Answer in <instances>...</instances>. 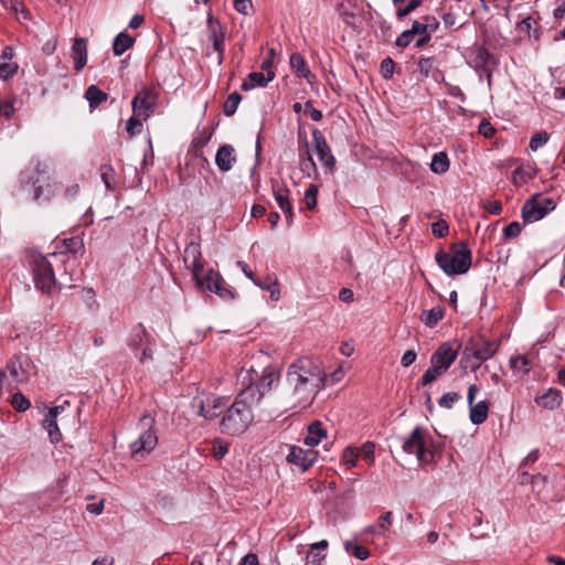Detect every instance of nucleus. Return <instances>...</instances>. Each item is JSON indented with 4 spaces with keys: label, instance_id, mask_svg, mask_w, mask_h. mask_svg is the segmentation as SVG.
Segmentation results:
<instances>
[{
    "label": "nucleus",
    "instance_id": "1",
    "mask_svg": "<svg viewBox=\"0 0 565 565\" xmlns=\"http://www.w3.org/2000/svg\"><path fill=\"white\" fill-rule=\"evenodd\" d=\"M286 381L292 390V406L305 407L315 397L322 382V373L320 366L311 359L300 358L288 367Z\"/></svg>",
    "mask_w": 565,
    "mask_h": 565
},
{
    "label": "nucleus",
    "instance_id": "2",
    "mask_svg": "<svg viewBox=\"0 0 565 565\" xmlns=\"http://www.w3.org/2000/svg\"><path fill=\"white\" fill-rule=\"evenodd\" d=\"M259 404V394L254 388H243L235 399L226 405L220 420V429L228 436H241L254 420L253 407Z\"/></svg>",
    "mask_w": 565,
    "mask_h": 565
},
{
    "label": "nucleus",
    "instance_id": "3",
    "mask_svg": "<svg viewBox=\"0 0 565 565\" xmlns=\"http://www.w3.org/2000/svg\"><path fill=\"white\" fill-rule=\"evenodd\" d=\"M19 183L21 191L35 202L42 203L50 201L53 195L52 184L46 172L41 169V163L29 166L19 174Z\"/></svg>",
    "mask_w": 565,
    "mask_h": 565
},
{
    "label": "nucleus",
    "instance_id": "4",
    "mask_svg": "<svg viewBox=\"0 0 565 565\" xmlns=\"http://www.w3.org/2000/svg\"><path fill=\"white\" fill-rule=\"evenodd\" d=\"M451 253L439 249L435 255V260L443 271L448 276L466 274L472 262V253L468 244L463 241L454 243L450 248Z\"/></svg>",
    "mask_w": 565,
    "mask_h": 565
},
{
    "label": "nucleus",
    "instance_id": "5",
    "mask_svg": "<svg viewBox=\"0 0 565 565\" xmlns=\"http://www.w3.org/2000/svg\"><path fill=\"white\" fill-rule=\"evenodd\" d=\"M402 449L406 454H415L422 463L430 465L436 461L434 439L424 427L416 426L409 436L403 438Z\"/></svg>",
    "mask_w": 565,
    "mask_h": 565
},
{
    "label": "nucleus",
    "instance_id": "6",
    "mask_svg": "<svg viewBox=\"0 0 565 565\" xmlns=\"http://www.w3.org/2000/svg\"><path fill=\"white\" fill-rule=\"evenodd\" d=\"M30 267L35 287L43 294H50L56 284L52 264L45 256L38 254L31 256Z\"/></svg>",
    "mask_w": 565,
    "mask_h": 565
},
{
    "label": "nucleus",
    "instance_id": "7",
    "mask_svg": "<svg viewBox=\"0 0 565 565\" xmlns=\"http://www.w3.org/2000/svg\"><path fill=\"white\" fill-rule=\"evenodd\" d=\"M160 92L154 85L142 86L135 95L131 102L134 115L141 116L147 120L154 114L158 107Z\"/></svg>",
    "mask_w": 565,
    "mask_h": 565
},
{
    "label": "nucleus",
    "instance_id": "8",
    "mask_svg": "<svg viewBox=\"0 0 565 565\" xmlns=\"http://www.w3.org/2000/svg\"><path fill=\"white\" fill-rule=\"evenodd\" d=\"M139 425L143 428V431L137 440L130 444V450L135 457L139 455L143 457L145 454L152 451L158 444V437L153 430L154 418L149 414H145L140 418Z\"/></svg>",
    "mask_w": 565,
    "mask_h": 565
},
{
    "label": "nucleus",
    "instance_id": "9",
    "mask_svg": "<svg viewBox=\"0 0 565 565\" xmlns=\"http://www.w3.org/2000/svg\"><path fill=\"white\" fill-rule=\"evenodd\" d=\"M556 203L552 198L543 194H534L526 200L522 206V218L524 223H533L542 220L550 212L554 211Z\"/></svg>",
    "mask_w": 565,
    "mask_h": 565
},
{
    "label": "nucleus",
    "instance_id": "10",
    "mask_svg": "<svg viewBox=\"0 0 565 565\" xmlns=\"http://www.w3.org/2000/svg\"><path fill=\"white\" fill-rule=\"evenodd\" d=\"M227 28L212 13L206 18V36L209 42L212 43V49L217 54V64L222 65L225 60V39Z\"/></svg>",
    "mask_w": 565,
    "mask_h": 565
},
{
    "label": "nucleus",
    "instance_id": "11",
    "mask_svg": "<svg viewBox=\"0 0 565 565\" xmlns=\"http://www.w3.org/2000/svg\"><path fill=\"white\" fill-rule=\"evenodd\" d=\"M201 285H196L200 289L205 288L223 300H233L235 298V292L227 286L217 270L209 269L204 277L201 276Z\"/></svg>",
    "mask_w": 565,
    "mask_h": 565
},
{
    "label": "nucleus",
    "instance_id": "12",
    "mask_svg": "<svg viewBox=\"0 0 565 565\" xmlns=\"http://www.w3.org/2000/svg\"><path fill=\"white\" fill-rule=\"evenodd\" d=\"M183 262L185 267L191 270L195 284L201 285V274L204 269L205 260L199 243L191 242L185 246Z\"/></svg>",
    "mask_w": 565,
    "mask_h": 565
},
{
    "label": "nucleus",
    "instance_id": "13",
    "mask_svg": "<svg viewBox=\"0 0 565 565\" xmlns=\"http://www.w3.org/2000/svg\"><path fill=\"white\" fill-rule=\"evenodd\" d=\"M312 139L315 145L316 153L319 158V161L323 166L327 172L333 173L337 164V160L332 154L331 148L328 145L323 134L318 129H312Z\"/></svg>",
    "mask_w": 565,
    "mask_h": 565
},
{
    "label": "nucleus",
    "instance_id": "14",
    "mask_svg": "<svg viewBox=\"0 0 565 565\" xmlns=\"http://www.w3.org/2000/svg\"><path fill=\"white\" fill-rule=\"evenodd\" d=\"M479 392V387L476 384H471L468 387L467 402L469 405V418L473 425H481L488 418L490 404L487 401H480L475 404L476 394Z\"/></svg>",
    "mask_w": 565,
    "mask_h": 565
},
{
    "label": "nucleus",
    "instance_id": "15",
    "mask_svg": "<svg viewBox=\"0 0 565 565\" xmlns=\"http://www.w3.org/2000/svg\"><path fill=\"white\" fill-rule=\"evenodd\" d=\"M318 451L313 449H302L299 446H290L287 461L298 467L301 471H307L317 461Z\"/></svg>",
    "mask_w": 565,
    "mask_h": 565
},
{
    "label": "nucleus",
    "instance_id": "16",
    "mask_svg": "<svg viewBox=\"0 0 565 565\" xmlns=\"http://www.w3.org/2000/svg\"><path fill=\"white\" fill-rule=\"evenodd\" d=\"M458 351L449 342L441 343L430 356V364L445 373L456 361Z\"/></svg>",
    "mask_w": 565,
    "mask_h": 565
},
{
    "label": "nucleus",
    "instance_id": "17",
    "mask_svg": "<svg viewBox=\"0 0 565 565\" xmlns=\"http://www.w3.org/2000/svg\"><path fill=\"white\" fill-rule=\"evenodd\" d=\"M475 70L487 74L488 82H491L492 66L498 64L495 56L484 46H478L475 50V57L472 60Z\"/></svg>",
    "mask_w": 565,
    "mask_h": 565
},
{
    "label": "nucleus",
    "instance_id": "18",
    "mask_svg": "<svg viewBox=\"0 0 565 565\" xmlns=\"http://www.w3.org/2000/svg\"><path fill=\"white\" fill-rule=\"evenodd\" d=\"M212 131L203 129L198 136L192 139L188 156L193 160H200L203 168L209 167L210 162L203 154L202 148H204L211 140Z\"/></svg>",
    "mask_w": 565,
    "mask_h": 565
},
{
    "label": "nucleus",
    "instance_id": "19",
    "mask_svg": "<svg viewBox=\"0 0 565 565\" xmlns=\"http://www.w3.org/2000/svg\"><path fill=\"white\" fill-rule=\"evenodd\" d=\"M152 339L153 338L148 332L143 323L139 322L131 328L126 339V344L134 353H137L143 345L147 344V342H150Z\"/></svg>",
    "mask_w": 565,
    "mask_h": 565
},
{
    "label": "nucleus",
    "instance_id": "20",
    "mask_svg": "<svg viewBox=\"0 0 565 565\" xmlns=\"http://www.w3.org/2000/svg\"><path fill=\"white\" fill-rule=\"evenodd\" d=\"M299 169L309 178L318 174V168L310 152L309 142L306 138L305 147L299 148Z\"/></svg>",
    "mask_w": 565,
    "mask_h": 565
},
{
    "label": "nucleus",
    "instance_id": "21",
    "mask_svg": "<svg viewBox=\"0 0 565 565\" xmlns=\"http://www.w3.org/2000/svg\"><path fill=\"white\" fill-rule=\"evenodd\" d=\"M235 161L236 156L233 146L225 143L217 149L215 154V163L221 171H230L233 168Z\"/></svg>",
    "mask_w": 565,
    "mask_h": 565
},
{
    "label": "nucleus",
    "instance_id": "22",
    "mask_svg": "<svg viewBox=\"0 0 565 565\" xmlns=\"http://www.w3.org/2000/svg\"><path fill=\"white\" fill-rule=\"evenodd\" d=\"M72 57L74 70L81 72L87 63V41L84 38H76L72 45Z\"/></svg>",
    "mask_w": 565,
    "mask_h": 565
},
{
    "label": "nucleus",
    "instance_id": "23",
    "mask_svg": "<svg viewBox=\"0 0 565 565\" xmlns=\"http://www.w3.org/2000/svg\"><path fill=\"white\" fill-rule=\"evenodd\" d=\"M228 401L226 397L207 395V408L205 409V419L212 420L223 416Z\"/></svg>",
    "mask_w": 565,
    "mask_h": 565
},
{
    "label": "nucleus",
    "instance_id": "24",
    "mask_svg": "<svg viewBox=\"0 0 565 565\" xmlns=\"http://www.w3.org/2000/svg\"><path fill=\"white\" fill-rule=\"evenodd\" d=\"M290 67L292 72L299 78H306L309 83L311 78H315V75L308 67V64L302 54L299 52H294L289 58Z\"/></svg>",
    "mask_w": 565,
    "mask_h": 565
},
{
    "label": "nucleus",
    "instance_id": "25",
    "mask_svg": "<svg viewBox=\"0 0 565 565\" xmlns=\"http://www.w3.org/2000/svg\"><path fill=\"white\" fill-rule=\"evenodd\" d=\"M61 245H57V248H60L58 253H53L52 256L62 255L65 254H77L79 252H84V241L79 235H74L67 238H63L60 242Z\"/></svg>",
    "mask_w": 565,
    "mask_h": 565
},
{
    "label": "nucleus",
    "instance_id": "26",
    "mask_svg": "<svg viewBox=\"0 0 565 565\" xmlns=\"http://www.w3.org/2000/svg\"><path fill=\"white\" fill-rule=\"evenodd\" d=\"M8 373L11 377L9 385H18L25 380L23 376L24 371L22 370V365L19 361L11 360L4 370H0V384H2L3 380L8 376Z\"/></svg>",
    "mask_w": 565,
    "mask_h": 565
},
{
    "label": "nucleus",
    "instance_id": "27",
    "mask_svg": "<svg viewBox=\"0 0 565 565\" xmlns=\"http://www.w3.org/2000/svg\"><path fill=\"white\" fill-rule=\"evenodd\" d=\"M327 437V430L319 420H313L308 425V435L305 437L303 443L307 446H317L322 438Z\"/></svg>",
    "mask_w": 565,
    "mask_h": 565
},
{
    "label": "nucleus",
    "instance_id": "28",
    "mask_svg": "<svg viewBox=\"0 0 565 565\" xmlns=\"http://www.w3.org/2000/svg\"><path fill=\"white\" fill-rule=\"evenodd\" d=\"M277 380L273 370L265 369L263 375L260 376L258 383L256 385L249 384L245 388H254L257 390L259 394V402L262 401L265 393L269 392L273 387L274 382Z\"/></svg>",
    "mask_w": 565,
    "mask_h": 565
},
{
    "label": "nucleus",
    "instance_id": "29",
    "mask_svg": "<svg viewBox=\"0 0 565 565\" xmlns=\"http://www.w3.org/2000/svg\"><path fill=\"white\" fill-rule=\"evenodd\" d=\"M562 401V393L556 388H550L542 396L536 398V403L546 409H556L561 406Z\"/></svg>",
    "mask_w": 565,
    "mask_h": 565
},
{
    "label": "nucleus",
    "instance_id": "30",
    "mask_svg": "<svg viewBox=\"0 0 565 565\" xmlns=\"http://www.w3.org/2000/svg\"><path fill=\"white\" fill-rule=\"evenodd\" d=\"M271 190L275 201L281 211L291 206L289 201L290 190L287 188V185L279 183L277 180H271Z\"/></svg>",
    "mask_w": 565,
    "mask_h": 565
},
{
    "label": "nucleus",
    "instance_id": "31",
    "mask_svg": "<svg viewBox=\"0 0 565 565\" xmlns=\"http://www.w3.org/2000/svg\"><path fill=\"white\" fill-rule=\"evenodd\" d=\"M445 316V308L436 306L429 310H423L419 319L428 328H434Z\"/></svg>",
    "mask_w": 565,
    "mask_h": 565
},
{
    "label": "nucleus",
    "instance_id": "32",
    "mask_svg": "<svg viewBox=\"0 0 565 565\" xmlns=\"http://www.w3.org/2000/svg\"><path fill=\"white\" fill-rule=\"evenodd\" d=\"M135 43V38L129 35L126 32L118 33L113 42V52L114 55L120 56L122 55L127 50H129Z\"/></svg>",
    "mask_w": 565,
    "mask_h": 565
},
{
    "label": "nucleus",
    "instance_id": "33",
    "mask_svg": "<svg viewBox=\"0 0 565 565\" xmlns=\"http://www.w3.org/2000/svg\"><path fill=\"white\" fill-rule=\"evenodd\" d=\"M475 354L473 349L466 347L459 361L460 367L476 372L482 362Z\"/></svg>",
    "mask_w": 565,
    "mask_h": 565
},
{
    "label": "nucleus",
    "instance_id": "34",
    "mask_svg": "<svg viewBox=\"0 0 565 565\" xmlns=\"http://www.w3.org/2000/svg\"><path fill=\"white\" fill-rule=\"evenodd\" d=\"M85 98L90 108H97L102 103L108 99V94L99 89L96 85H90L85 90Z\"/></svg>",
    "mask_w": 565,
    "mask_h": 565
},
{
    "label": "nucleus",
    "instance_id": "35",
    "mask_svg": "<svg viewBox=\"0 0 565 565\" xmlns=\"http://www.w3.org/2000/svg\"><path fill=\"white\" fill-rule=\"evenodd\" d=\"M450 161L445 151L437 152L433 156L430 170L436 174H444L449 170Z\"/></svg>",
    "mask_w": 565,
    "mask_h": 565
},
{
    "label": "nucleus",
    "instance_id": "36",
    "mask_svg": "<svg viewBox=\"0 0 565 565\" xmlns=\"http://www.w3.org/2000/svg\"><path fill=\"white\" fill-rule=\"evenodd\" d=\"M499 347L500 341L488 340L484 341L481 348L473 349V352L476 353L475 355L477 356V359H479L481 362H484L497 353Z\"/></svg>",
    "mask_w": 565,
    "mask_h": 565
},
{
    "label": "nucleus",
    "instance_id": "37",
    "mask_svg": "<svg viewBox=\"0 0 565 565\" xmlns=\"http://www.w3.org/2000/svg\"><path fill=\"white\" fill-rule=\"evenodd\" d=\"M353 8H356V3L354 6H350L348 2H340L337 6L338 14L342 21L350 26H353L356 21V14L352 11Z\"/></svg>",
    "mask_w": 565,
    "mask_h": 565
},
{
    "label": "nucleus",
    "instance_id": "38",
    "mask_svg": "<svg viewBox=\"0 0 565 565\" xmlns=\"http://www.w3.org/2000/svg\"><path fill=\"white\" fill-rule=\"evenodd\" d=\"M100 178L107 190L114 191L116 189V171L111 164H102L100 169Z\"/></svg>",
    "mask_w": 565,
    "mask_h": 565
},
{
    "label": "nucleus",
    "instance_id": "39",
    "mask_svg": "<svg viewBox=\"0 0 565 565\" xmlns=\"http://www.w3.org/2000/svg\"><path fill=\"white\" fill-rule=\"evenodd\" d=\"M42 425L47 430L49 438L52 444H57L62 440V433L57 426L55 418L45 416Z\"/></svg>",
    "mask_w": 565,
    "mask_h": 565
},
{
    "label": "nucleus",
    "instance_id": "40",
    "mask_svg": "<svg viewBox=\"0 0 565 565\" xmlns=\"http://www.w3.org/2000/svg\"><path fill=\"white\" fill-rule=\"evenodd\" d=\"M509 364L513 371H519L523 374H529L531 371V362L529 356L525 354L511 356Z\"/></svg>",
    "mask_w": 565,
    "mask_h": 565
},
{
    "label": "nucleus",
    "instance_id": "41",
    "mask_svg": "<svg viewBox=\"0 0 565 565\" xmlns=\"http://www.w3.org/2000/svg\"><path fill=\"white\" fill-rule=\"evenodd\" d=\"M344 548L347 553L353 555L355 558L360 561H365L370 556V551L367 547L351 541H347L344 543Z\"/></svg>",
    "mask_w": 565,
    "mask_h": 565
},
{
    "label": "nucleus",
    "instance_id": "42",
    "mask_svg": "<svg viewBox=\"0 0 565 565\" xmlns=\"http://www.w3.org/2000/svg\"><path fill=\"white\" fill-rule=\"evenodd\" d=\"M242 100V95L237 92L230 94L223 105V113L226 117L233 116Z\"/></svg>",
    "mask_w": 565,
    "mask_h": 565
},
{
    "label": "nucleus",
    "instance_id": "43",
    "mask_svg": "<svg viewBox=\"0 0 565 565\" xmlns=\"http://www.w3.org/2000/svg\"><path fill=\"white\" fill-rule=\"evenodd\" d=\"M19 70V65L17 62L6 61L3 56L0 55V78L9 79L13 77Z\"/></svg>",
    "mask_w": 565,
    "mask_h": 565
},
{
    "label": "nucleus",
    "instance_id": "44",
    "mask_svg": "<svg viewBox=\"0 0 565 565\" xmlns=\"http://www.w3.org/2000/svg\"><path fill=\"white\" fill-rule=\"evenodd\" d=\"M424 1L425 0H409L407 3L405 2L404 4H399L398 7H396L397 19H404L409 13L415 11L418 7H420Z\"/></svg>",
    "mask_w": 565,
    "mask_h": 565
},
{
    "label": "nucleus",
    "instance_id": "45",
    "mask_svg": "<svg viewBox=\"0 0 565 565\" xmlns=\"http://www.w3.org/2000/svg\"><path fill=\"white\" fill-rule=\"evenodd\" d=\"M142 117L134 115L127 120L126 124V131L128 132L129 137L132 138L137 135H139L142 131Z\"/></svg>",
    "mask_w": 565,
    "mask_h": 565
},
{
    "label": "nucleus",
    "instance_id": "46",
    "mask_svg": "<svg viewBox=\"0 0 565 565\" xmlns=\"http://www.w3.org/2000/svg\"><path fill=\"white\" fill-rule=\"evenodd\" d=\"M275 78V72H269V76L264 72H252L248 74V79L256 86L265 87L269 82Z\"/></svg>",
    "mask_w": 565,
    "mask_h": 565
},
{
    "label": "nucleus",
    "instance_id": "47",
    "mask_svg": "<svg viewBox=\"0 0 565 565\" xmlns=\"http://www.w3.org/2000/svg\"><path fill=\"white\" fill-rule=\"evenodd\" d=\"M443 374V372L437 369L435 365H431L430 364V367H428L425 373L423 374L422 379L419 380V382L417 383L418 387L419 386H426L430 383H433L434 381H436L440 375Z\"/></svg>",
    "mask_w": 565,
    "mask_h": 565
},
{
    "label": "nucleus",
    "instance_id": "48",
    "mask_svg": "<svg viewBox=\"0 0 565 565\" xmlns=\"http://www.w3.org/2000/svg\"><path fill=\"white\" fill-rule=\"evenodd\" d=\"M11 405L17 412H25L30 408V401L20 392L12 395Z\"/></svg>",
    "mask_w": 565,
    "mask_h": 565
},
{
    "label": "nucleus",
    "instance_id": "49",
    "mask_svg": "<svg viewBox=\"0 0 565 565\" xmlns=\"http://www.w3.org/2000/svg\"><path fill=\"white\" fill-rule=\"evenodd\" d=\"M550 135L546 131H539L531 137L529 147L532 151H536L546 145Z\"/></svg>",
    "mask_w": 565,
    "mask_h": 565
},
{
    "label": "nucleus",
    "instance_id": "50",
    "mask_svg": "<svg viewBox=\"0 0 565 565\" xmlns=\"http://www.w3.org/2000/svg\"><path fill=\"white\" fill-rule=\"evenodd\" d=\"M318 186L310 184L305 192L303 201L308 210L312 211L317 206Z\"/></svg>",
    "mask_w": 565,
    "mask_h": 565
},
{
    "label": "nucleus",
    "instance_id": "51",
    "mask_svg": "<svg viewBox=\"0 0 565 565\" xmlns=\"http://www.w3.org/2000/svg\"><path fill=\"white\" fill-rule=\"evenodd\" d=\"M435 58L434 57H420L418 60V70L423 78H427L434 71Z\"/></svg>",
    "mask_w": 565,
    "mask_h": 565
},
{
    "label": "nucleus",
    "instance_id": "52",
    "mask_svg": "<svg viewBox=\"0 0 565 565\" xmlns=\"http://www.w3.org/2000/svg\"><path fill=\"white\" fill-rule=\"evenodd\" d=\"M139 351L141 352L138 356V360L141 364L153 361L154 340L152 339L150 342H147V344L143 345Z\"/></svg>",
    "mask_w": 565,
    "mask_h": 565
},
{
    "label": "nucleus",
    "instance_id": "53",
    "mask_svg": "<svg viewBox=\"0 0 565 565\" xmlns=\"http://www.w3.org/2000/svg\"><path fill=\"white\" fill-rule=\"evenodd\" d=\"M211 451H212V456L216 460H221L228 452V444L221 439H215L213 441Z\"/></svg>",
    "mask_w": 565,
    "mask_h": 565
},
{
    "label": "nucleus",
    "instance_id": "54",
    "mask_svg": "<svg viewBox=\"0 0 565 565\" xmlns=\"http://www.w3.org/2000/svg\"><path fill=\"white\" fill-rule=\"evenodd\" d=\"M461 398V395L456 392H448L441 395V397L438 399V404L440 407L444 408H451L456 402H458Z\"/></svg>",
    "mask_w": 565,
    "mask_h": 565
},
{
    "label": "nucleus",
    "instance_id": "55",
    "mask_svg": "<svg viewBox=\"0 0 565 565\" xmlns=\"http://www.w3.org/2000/svg\"><path fill=\"white\" fill-rule=\"evenodd\" d=\"M14 103L15 98L10 100H2L0 98V115L7 120L11 119L15 114Z\"/></svg>",
    "mask_w": 565,
    "mask_h": 565
},
{
    "label": "nucleus",
    "instance_id": "56",
    "mask_svg": "<svg viewBox=\"0 0 565 565\" xmlns=\"http://www.w3.org/2000/svg\"><path fill=\"white\" fill-rule=\"evenodd\" d=\"M431 233L435 237L443 238L448 235L449 233V225L448 223L440 218L437 222L431 224Z\"/></svg>",
    "mask_w": 565,
    "mask_h": 565
},
{
    "label": "nucleus",
    "instance_id": "57",
    "mask_svg": "<svg viewBox=\"0 0 565 565\" xmlns=\"http://www.w3.org/2000/svg\"><path fill=\"white\" fill-rule=\"evenodd\" d=\"M522 225L519 222H511L503 228V238L512 239L521 234Z\"/></svg>",
    "mask_w": 565,
    "mask_h": 565
},
{
    "label": "nucleus",
    "instance_id": "58",
    "mask_svg": "<svg viewBox=\"0 0 565 565\" xmlns=\"http://www.w3.org/2000/svg\"><path fill=\"white\" fill-rule=\"evenodd\" d=\"M326 554L321 552H317L313 550H309L306 555V563L305 565H323V562L326 561Z\"/></svg>",
    "mask_w": 565,
    "mask_h": 565
},
{
    "label": "nucleus",
    "instance_id": "59",
    "mask_svg": "<svg viewBox=\"0 0 565 565\" xmlns=\"http://www.w3.org/2000/svg\"><path fill=\"white\" fill-rule=\"evenodd\" d=\"M342 460L347 468L351 469L356 466L358 452L355 449L348 447L343 450Z\"/></svg>",
    "mask_w": 565,
    "mask_h": 565
},
{
    "label": "nucleus",
    "instance_id": "60",
    "mask_svg": "<svg viewBox=\"0 0 565 565\" xmlns=\"http://www.w3.org/2000/svg\"><path fill=\"white\" fill-rule=\"evenodd\" d=\"M395 70V62L391 57H386L381 62L380 72L385 79L393 76Z\"/></svg>",
    "mask_w": 565,
    "mask_h": 565
},
{
    "label": "nucleus",
    "instance_id": "61",
    "mask_svg": "<svg viewBox=\"0 0 565 565\" xmlns=\"http://www.w3.org/2000/svg\"><path fill=\"white\" fill-rule=\"evenodd\" d=\"M415 38V34L412 32L411 29L408 30H405L404 32H402L397 39H396V42L395 44L398 46V47H406L408 46L412 41L414 40Z\"/></svg>",
    "mask_w": 565,
    "mask_h": 565
},
{
    "label": "nucleus",
    "instance_id": "62",
    "mask_svg": "<svg viewBox=\"0 0 565 565\" xmlns=\"http://www.w3.org/2000/svg\"><path fill=\"white\" fill-rule=\"evenodd\" d=\"M192 407L196 409L198 415L205 418V409L207 408V395L194 397L192 401Z\"/></svg>",
    "mask_w": 565,
    "mask_h": 565
},
{
    "label": "nucleus",
    "instance_id": "63",
    "mask_svg": "<svg viewBox=\"0 0 565 565\" xmlns=\"http://www.w3.org/2000/svg\"><path fill=\"white\" fill-rule=\"evenodd\" d=\"M392 512L388 511V512H385L383 513L382 515H380L379 520H377V527L379 530L384 534L386 531L390 530L391 525H392Z\"/></svg>",
    "mask_w": 565,
    "mask_h": 565
},
{
    "label": "nucleus",
    "instance_id": "64",
    "mask_svg": "<svg viewBox=\"0 0 565 565\" xmlns=\"http://www.w3.org/2000/svg\"><path fill=\"white\" fill-rule=\"evenodd\" d=\"M305 113L310 116L313 121H320L322 119V113L313 107L311 100L305 103Z\"/></svg>",
    "mask_w": 565,
    "mask_h": 565
}]
</instances>
